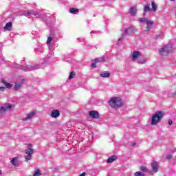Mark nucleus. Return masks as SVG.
Masks as SVG:
<instances>
[{"mask_svg":"<svg viewBox=\"0 0 176 176\" xmlns=\"http://www.w3.org/2000/svg\"><path fill=\"white\" fill-rule=\"evenodd\" d=\"M12 22H8V23H6V26L3 28L4 31H10V30H12Z\"/></svg>","mask_w":176,"mask_h":176,"instance_id":"21","label":"nucleus"},{"mask_svg":"<svg viewBox=\"0 0 176 176\" xmlns=\"http://www.w3.org/2000/svg\"><path fill=\"white\" fill-rule=\"evenodd\" d=\"M164 38V34H161L160 35H157L155 38V39H163Z\"/></svg>","mask_w":176,"mask_h":176,"instance_id":"31","label":"nucleus"},{"mask_svg":"<svg viewBox=\"0 0 176 176\" xmlns=\"http://www.w3.org/2000/svg\"><path fill=\"white\" fill-rule=\"evenodd\" d=\"M60 116V111L58 109H54L51 113V118L54 119H57Z\"/></svg>","mask_w":176,"mask_h":176,"instance_id":"13","label":"nucleus"},{"mask_svg":"<svg viewBox=\"0 0 176 176\" xmlns=\"http://www.w3.org/2000/svg\"><path fill=\"white\" fill-rule=\"evenodd\" d=\"M170 1H175V0H170Z\"/></svg>","mask_w":176,"mask_h":176,"instance_id":"44","label":"nucleus"},{"mask_svg":"<svg viewBox=\"0 0 176 176\" xmlns=\"http://www.w3.org/2000/svg\"><path fill=\"white\" fill-rule=\"evenodd\" d=\"M52 41H53V37L49 36L47 41V45L49 47L50 50H54L53 47H52Z\"/></svg>","mask_w":176,"mask_h":176,"instance_id":"18","label":"nucleus"},{"mask_svg":"<svg viewBox=\"0 0 176 176\" xmlns=\"http://www.w3.org/2000/svg\"><path fill=\"white\" fill-rule=\"evenodd\" d=\"M89 115L93 119H98V118H99L98 112L96 111H89Z\"/></svg>","mask_w":176,"mask_h":176,"instance_id":"14","label":"nucleus"},{"mask_svg":"<svg viewBox=\"0 0 176 176\" xmlns=\"http://www.w3.org/2000/svg\"><path fill=\"white\" fill-rule=\"evenodd\" d=\"M29 148L25 150V162H28L29 160H31L32 159V154L34 153V150L32 149V144H28Z\"/></svg>","mask_w":176,"mask_h":176,"instance_id":"7","label":"nucleus"},{"mask_svg":"<svg viewBox=\"0 0 176 176\" xmlns=\"http://www.w3.org/2000/svg\"><path fill=\"white\" fill-rule=\"evenodd\" d=\"M138 12L137 6L131 7L129 8V14L131 16H136Z\"/></svg>","mask_w":176,"mask_h":176,"instance_id":"15","label":"nucleus"},{"mask_svg":"<svg viewBox=\"0 0 176 176\" xmlns=\"http://www.w3.org/2000/svg\"><path fill=\"white\" fill-rule=\"evenodd\" d=\"M109 105L111 108H120L123 106V101L119 97L112 98L109 100Z\"/></svg>","mask_w":176,"mask_h":176,"instance_id":"1","label":"nucleus"},{"mask_svg":"<svg viewBox=\"0 0 176 176\" xmlns=\"http://www.w3.org/2000/svg\"><path fill=\"white\" fill-rule=\"evenodd\" d=\"M116 159H118V156L112 155L107 159V163H112L113 162H115Z\"/></svg>","mask_w":176,"mask_h":176,"instance_id":"25","label":"nucleus"},{"mask_svg":"<svg viewBox=\"0 0 176 176\" xmlns=\"http://www.w3.org/2000/svg\"><path fill=\"white\" fill-rule=\"evenodd\" d=\"M168 124L169 126H171V124H173V120H168Z\"/></svg>","mask_w":176,"mask_h":176,"instance_id":"38","label":"nucleus"},{"mask_svg":"<svg viewBox=\"0 0 176 176\" xmlns=\"http://www.w3.org/2000/svg\"><path fill=\"white\" fill-rule=\"evenodd\" d=\"M36 54H39V53H43V48L39 47L34 50Z\"/></svg>","mask_w":176,"mask_h":176,"instance_id":"28","label":"nucleus"},{"mask_svg":"<svg viewBox=\"0 0 176 176\" xmlns=\"http://www.w3.org/2000/svg\"><path fill=\"white\" fill-rule=\"evenodd\" d=\"M33 176H41V170L39 169H36L34 173Z\"/></svg>","mask_w":176,"mask_h":176,"instance_id":"30","label":"nucleus"},{"mask_svg":"<svg viewBox=\"0 0 176 176\" xmlns=\"http://www.w3.org/2000/svg\"><path fill=\"white\" fill-rule=\"evenodd\" d=\"M6 88L3 87H0V91H5V89Z\"/></svg>","mask_w":176,"mask_h":176,"instance_id":"36","label":"nucleus"},{"mask_svg":"<svg viewBox=\"0 0 176 176\" xmlns=\"http://www.w3.org/2000/svg\"><path fill=\"white\" fill-rule=\"evenodd\" d=\"M35 115H36V112L32 111V112L28 113L25 117H23L22 120H23L24 122H25L27 120H30V119H32V118H34V116H35Z\"/></svg>","mask_w":176,"mask_h":176,"instance_id":"10","label":"nucleus"},{"mask_svg":"<svg viewBox=\"0 0 176 176\" xmlns=\"http://www.w3.org/2000/svg\"><path fill=\"white\" fill-rule=\"evenodd\" d=\"M10 162H11V164H12V166L17 167V166H19V157H15L12 158Z\"/></svg>","mask_w":176,"mask_h":176,"instance_id":"17","label":"nucleus"},{"mask_svg":"<svg viewBox=\"0 0 176 176\" xmlns=\"http://www.w3.org/2000/svg\"><path fill=\"white\" fill-rule=\"evenodd\" d=\"M95 63H104L105 62V57L101 56L100 58H96L94 59Z\"/></svg>","mask_w":176,"mask_h":176,"instance_id":"23","label":"nucleus"},{"mask_svg":"<svg viewBox=\"0 0 176 176\" xmlns=\"http://www.w3.org/2000/svg\"><path fill=\"white\" fill-rule=\"evenodd\" d=\"M23 83H24V80H22L20 82L15 83L14 90H20L23 87Z\"/></svg>","mask_w":176,"mask_h":176,"instance_id":"16","label":"nucleus"},{"mask_svg":"<svg viewBox=\"0 0 176 176\" xmlns=\"http://www.w3.org/2000/svg\"><path fill=\"white\" fill-rule=\"evenodd\" d=\"M79 176H86V173L83 172L82 174H80Z\"/></svg>","mask_w":176,"mask_h":176,"instance_id":"39","label":"nucleus"},{"mask_svg":"<svg viewBox=\"0 0 176 176\" xmlns=\"http://www.w3.org/2000/svg\"><path fill=\"white\" fill-rule=\"evenodd\" d=\"M24 16L26 17H30V16H38V12L32 10L29 11H25Z\"/></svg>","mask_w":176,"mask_h":176,"instance_id":"12","label":"nucleus"},{"mask_svg":"<svg viewBox=\"0 0 176 176\" xmlns=\"http://www.w3.org/2000/svg\"><path fill=\"white\" fill-rule=\"evenodd\" d=\"M15 68H19V69H23V71H35L39 68V65L31 66L30 65L23 66L21 65H15Z\"/></svg>","mask_w":176,"mask_h":176,"instance_id":"5","label":"nucleus"},{"mask_svg":"<svg viewBox=\"0 0 176 176\" xmlns=\"http://www.w3.org/2000/svg\"><path fill=\"white\" fill-rule=\"evenodd\" d=\"M136 63H138V64H145L146 63V59L144 58H139Z\"/></svg>","mask_w":176,"mask_h":176,"instance_id":"26","label":"nucleus"},{"mask_svg":"<svg viewBox=\"0 0 176 176\" xmlns=\"http://www.w3.org/2000/svg\"><path fill=\"white\" fill-rule=\"evenodd\" d=\"M151 168L153 173H157V171H159V163H157V162H153L151 163Z\"/></svg>","mask_w":176,"mask_h":176,"instance_id":"11","label":"nucleus"},{"mask_svg":"<svg viewBox=\"0 0 176 176\" xmlns=\"http://www.w3.org/2000/svg\"><path fill=\"white\" fill-rule=\"evenodd\" d=\"M140 170L143 173H148V168L145 166H140Z\"/></svg>","mask_w":176,"mask_h":176,"instance_id":"29","label":"nucleus"},{"mask_svg":"<svg viewBox=\"0 0 176 176\" xmlns=\"http://www.w3.org/2000/svg\"><path fill=\"white\" fill-rule=\"evenodd\" d=\"M160 56H168L169 53L173 52V45L168 44L164 45L162 48L160 50Z\"/></svg>","mask_w":176,"mask_h":176,"instance_id":"3","label":"nucleus"},{"mask_svg":"<svg viewBox=\"0 0 176 176\" xmlns=\"http://www.w3.org/2000/svg\"><path fill=\"white\" fill-rule=\"evenodd\" d=\"M100 76H101V78H109L111 73H109V72H102L100 73Z\"/></svg>","mask_w":176,"mask_h":176,"instance_id":"19","label":"nucleus"},{"mask_svg":"<svg viewBox=\"0 0 176 176\" xmlns=\"http://www.w3.org/2000/svg\"><path fill=\"white\" fill-rule=\"evenodd\" d=\"M2 55L0 54V57Z\"/></svg>","mask_w":176,"mask_h":176,"instance_id":"43","label":"nucleus"},{"mask_svg":"<svg viewBox=\"0 0 176 176\" xmlns=\"http://www.w3.org/2000/svg\"><path fill=\"white\" fill-rule=\"evenodd\" d=\"M166 159H167L168 160H170L173 159V155H166Z\"/></svg>","mask_w":176,"mask_h":176,"instance_id":"35","label":"nucleus"},{"mask_svg":"<svg viewBox=\"0 0 176 176\" xmlns=\"http://www.w3.org/2000/svg\"><path fill=\"white\" fill-rule=\"evenodd\" d=\"M151 7L149 6V4H146L144 6V16H145V14H146V12H151Z\"/></svg>","mask_w":176,"mask_h":176,"instance_id":"24","label":"nucleus"},{"mask_svg":"<svg viewBox=\"0 0 176 176\" xmlns=\"http://www.w3.org/2000/svg\"><path fill=\"white\" fill-rule=\"evenodd\" d=\"M1 174H2V172L0 170V175H1Z\"/></svg>","mask_w":176,"mask_h":176,"instance_id":"42","label":"nucleus"},{"mask_svg":"<svg viewBox=\"0 0 176 176\" xmlns=\"http://www.w3.org/2000/svg\"><path fill=\"white\" fill-rule=\"evenodd\" d=\"M92 34H98V32L92 31Z\"/></svg>","mask_w":176,"mask_h":176,"instance_id":"40","label":"nucleus"},{"mask_svg":"<svg viewBox=\"0 0 176 176\" xmlns=\"http://www.w3.org/2000/svg\"><path fill=\"white\" fill-rule=\"evenodd\" d=\"M1 83L4 84V85L6 86V87L7 89H12V87H13V85L10 84L9 82H6L5 79L1 80Z\"/></svg>","mask_w":176,"mask_h":176,"instance_id":"20","label":"nucleus"},{"mask_svg":"<svg viewBox=\"0 0 176 176\" xmlns=\"http://www.w3.org/2000/svg\"><path fill=\"white\" fill-rule=\"evenodd\" d=\"M137 144L135 142H131V146H135Z\"/></svg>","mask_w":176,"mask_h":176,"instance_id":"37","label":"nucleus"},{"mask_svg":"<svg viewBox=\"0 0 176 176\" xmlns=\"http://www.w3.org/2000/svg\"><path fill=\"white\" fill-rule=\"evenodd\" d=\"M164 115V113L162 111L156 112L155 114L153 115L151 118V124L152 126H156V124H157V123H159V122L162 120V118H163Z\"/></svg>","mask_w":176,"mask_h":176,"instance_id":"2","label":"nucleus"},{"mask_svg":"<svg viewBox=\"0 0 176 176\" xmlns=\"http://www.w3.org/2000/svg\"><path fill=\"white\" fill-rule=\"evenodd\" d=\"M139 21L140 23H146V31H151V30H152V28H153V24H155V22H153V21H149V20L146 19V18H140Z\"/></svg>","mask_w":176,"mask_h":176,"instance_id":"6","label":"nucleus"},{"mask_svg":"<svg viewBox=\"0 0 176 176\" xmlns=\"http://www.w3.org/2000/svg\"><path fill=\"white\" fill-rule=\"evenodd\" d=\"M34 32H32V33L33 35L35 34V33H34Z\"/></svg>","mask_w":176,"mask_h":176,"instance_id":"41","label":"nucleus"},{"mask_svg":"<svg viewBox=\"0 0 176 176\" xmlns=\"http://www.w3.org/2000/svg\"><path fill=\"white\" fill-rule=\"evenodd\" d=\"M13 108V104H3L0 107V113H3V112H6V111H10Z\"/></svg>","mask_w":176,"mask_h":176,"instance_id":"8","label":"nucleus"},{"mask_svg":"<svg viewBox=\"0 0 176 176\" xmlns=\"http://www.w3.org/2000/svg\"><path fill=\"white\" fill-rule=\"evenodd\" d=\"M134 175L135 176H145L141 172H136V173H134Z\"/></svg>","mask_w":176,"mask_h":176,"instance_id":"33","label":"nucleus"},{"mask_svg":"<svg viewBox=\"0 0 176 176\" xmlns=\"http://www.w3.org/2000/svg\"><path fill=\"white\" fill-rule=\"evenodd\" d=\"M75 76V72H72L69 76V79H73Z\"/></svg>","mask_w":176,"mask_h":176,"instance_id":"32","label":"nucleus"},{"mask_svg":"<svg viewBox=\"0 0 176 176\" xmlns=\"http://www.w3.org/2000/svg\"><path fill=\"white\" fill-rule=\"evenodd\" d=\"M98 63H96V61H94V63H91V67H92V68H96Z\"/></svg>","mask_w":176,"mask_h":176,"instance_id":"34","label":"nucleus"},{"mask_svg":"<svg viewBox=\"0 0 176 176\" xmlns=\"http://www.w3.org/2000/svg\"><path fill=\"white\" fill-rule=\"evenodd\" d=\"M157 10V4L155 1L151 2V11L156 12Z\"/></svg>","mask_w":176,"mask_h":176,"instance_id":"22","label":"nucleus"},{"mask_svg":"<svg viewBox=\"0 0 176 176\" xmlns=\"http://www.w3.org/2000/svg\"><path fill=\"white\" fill-rule=\"evenodd\" d=\"M135 31H137V29H135V27L134 26H130L129 28L124 29L121 37L118 38V42L122 41V39L124 38V35H131V34H134Z\"/></svg>","mask_w":176,"mask_h":176,"instance_id":"4","label":"nucleus"},{"mask_svg":"<svg viewBox=\"0 0 176 176\" xmlns=\"http://www.w3.org/2000/svg\"><path fill=\"white\" fill-rule=\"evenodd\" d=\"M69 12L72 14H76L79 12V10L78 8H70Z\"/></svg>","mask_w":176,"mask_h":176,"instance_id":"27","label":"nucleus"},{"mask_svg":"<svg viewBox=\"0 0 176 176\" xmlns=\"http://www.w3.org/2000/svg\"><path fill=\"white\" fill-rule=\"evenodd\" d=\"M140 57H141V52H140L139 51H134L131 56V60L132 61L137 63Z\"/></svg>","mask_w":176,"mask_h":176,"instance_id":"9","label":"nucleus"}]
</instances>
